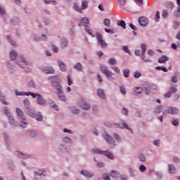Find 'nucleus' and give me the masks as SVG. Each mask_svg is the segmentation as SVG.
Returning <instances> with one entry per match:
<instances>
[{
	"mask_svg": "<svg viewBox=\"0 0 180 180\" xmlns=\"http://www.w3.org/2000/svg\"><path fill=\"white\" fill-rule=\"evenodd\" d=\"M30 116L31 117H34V119H37L38 122H41L43 120V116H41V114L39 112L38 114H35L34 112H30Z\"/></svg>",
	"mask_w": 180,
	"mask_h": 180,
	"instance_id": "9d476101",
	"label": "nucleus"
},
{
	"mask_svg": "<svg viewBox=\"0 0 180 180\" xmlns=\"http://www.w3.org/2000/svg\"><path fill=\"white\" fill-rule=\"evenodd\" d=\"M58 64L61 71L64 72L67 70V65L63 61H59Z\"/></svg>",
	"mask_w": 180,
	"mask_h": 180,
	"instance_id": "4be33fe9",
	"label": "nucleus"
},
{
	"mask_svg": "<svg viewBox=\"0 0 180 180\" xmlns=\"http://www.w3.org/2000/svg\"><path fill=\"white\" fill-rule=\"evenodd\" d=\"M177 5H178V8H177V12L174 13V16H179L180 15V0H176Z\"/></svg>",
	"mask_w": 180,
	"mask_h": 180,
	"instance_id": "2f4dec72",
	"label": "nucleus"
},
{
	"mask_svg": "<svg viewBox=\"0 0 180 180\" xmlns=\"http://www.w3.org/2000/svg\"><path fill=\"white\" fill-rule=\"evenodd\" d=\"M98 44H101V47H103V49L108 47V44L103 39L98 42Z\"/></svg>",
	"mask_w": 180,
	"mask_h": 180,
	"instance_id": "ea45409f",
	"label": "nucleus"
},
{
	"mask_svg": "<svg viewBox=\"0 0 180 180\" xmlns=\"http://www.w3.org/2000/svg\"><path fill=\"white\" fill-rule=\"evenodd\" d=\"M172 94L170 93V91H169V92H167V94H165V98H171V95Z\"/></svg>",
	"mask_w": 180,
	"mask_h": 180,
	"instance_id": "774afa93",
	"label": "nucleus"
},
{
	"mask_svg": "<svg viewBox=\"0 0 180 180\" xmlns=\"http://www.w3.org/2000/svg\"><path fill=\"white\" fill-rule=\"evenodd\" d=\"M115 127H120V129H127V130H130L131 131V129L129 127V126L125 124V123H122V124H114Z\"/></svg>",
	"mask_w": 180,
	"mask_h": 180,
	"instance_id": "4468645a",
	"label": "nucleus"
},
{
	"mask_svg": "<svg viewBox=\"0 0 180 180\" xmlns=\"http://www.w3.org/2000/svg\"><path fill=\"white\" fill-rule=\"evenodd\" d=\"M37 101L38 105H46V103H47L46 100H44V98H43V96L40 94L38 95Z\"/></svg>",
	"mask_w": 180,
	"mask_h": 180,
	"instance_id": "ddd939ff",
	"label": "nucleus"
},
{
	"mask_svg": "<svg viewBox=\"0 0 180 180\" xmlns=\"http://www.w3.org/2000/svg\"><path fill=\"white\" fill-rule=\"evenodd\" d=\"M103 25L107 27H109V26H110V20L108 18L104 19Z\"/></svg>",
	"mask_w": 180,
	"mask_h": 180,
	"instance_id": "c9c22d12",
	"label": "nucleus"
},
{
	"mask_svg": "<svg viewBox=\"0 0 180 180\" xmlns=\"http://www.w3.org/2000/svg\"><path fill=\"white\" fill-rule=\"evenodd\" d=\"M15 155H18V157H20V158H24V159H26V158H29V155H25L20 152H15Z\"/></svg>",
	"mask_w": 180,
	"mask_h": 180,
	"instance_id": "5701e85b",
	"label": "nucleus"
},
{
	"mask_svg": "<svg viewBox=\"0 0 180 180\" xmlns=\"http://www.w3.org/2000/svg\"><path fill=\"white\" fill-rule=\"evenodd\" d=\"M141 49L142 50L141 59L144 60L146 63H151V60L146 59V51H147V46L144 44L141 45Z\"/></svg>",
	"mask_w": 180,
	"mask_h": 180,
	"instance_id": "423d86ee",
	"label": "nucleus"
},
{
	"mask_svg": "<svg viewBox=\"0 0 180 180\" xmlns=\"http://www.w3.org/2000/svg\"><path fill=\"white\" fill-rule=\"evenodd\" d=\"M34 175H37L38 176H44L46 175V170L44 169L38 170L34 172Z\"/></svg>",
	"mask_w": 180,
	"mask_h": 180,
	"instance_id": "f3484780",
	"label": "nucleus"
},
{
	"mask_svg": "<svg viewBox=\"0 0 180 180\" xmlns=\"http://www.w3.org/2000/svg\"><path fill=\"white\" fill-rule=\"evenodd\" d=\"M103 137L107 143H108V144H113V143H115V141H113V138L108 134V133L105 132L103 135Z\"/></svg>",
	"mask_w": 180,
	"mask_h": 180,
	"instance_id": "f8f14e48",
	"label": "nucleus"
},
{
	"mask_svg": "<svg viewBox=\"0 0 180 180\" xmlns=\"http://www.w3.org/2000/svg\"><path fill=\"white\" fill-rule=\"evenodd\" d=\"M4 115H6L8 116L10 123L11 124H13L15 123V120L13 119V117L11 115V112H9V108L8 107H5L4 109Z\"/></svg>",
	"mask_w": 180,
	"mask_h": 180,
	"instance_id": "0eeeda50",
	"label": "nucleus"
},
{
	"mask_svg": "<svg viewBox=\"0 0 180 180\" xmlns=\"http://www.w3.org/2000/svg\"><path fill=\"white\" fill-rule=\"evenodd\" d=\"M75 70H77V71H82V64L80 63H77L75 66H74Z\"/></svg>",
	"mask_w": 180,
	"mask_h": 180,
	"instance_id": "a878e982",
	"label": "nucleus"
},
{
	"mask_svg": "<svg viewBox=\"0 0 180 180\" xmlns=\"http://www.w3.org/2000/svg\"><path fill=\"white\" fill-rule=\"evenodd\" d=\"M23 103L27 109H29V108H30V101H29V99L24 100Z\"/></svg>",
	"mask_w": 180,
	"mask_h": 180,
	"instance_id": "e433bc0d",
	"label": "nucleus"
},
{
	"mask_svg": "<svg viewBox=\"0 0 180 180\" xmlns=\"http://www.w3.org/2000/svg\"><path fill=\"white\" fill-rule=\"evenodd\" d=\"M134 78H140V77H141V73H140V72H135L134 74Z\"/></svg>",
	"mask_w": 180,
	"mask_h": 180,
	"instance_id": "de8ad7c7",
	"label": "nucleus"
},
{
	"mask_svg": "<svg viewBox=\"0 0 180 180\" xmlns=\"http://www.w3.org/2000/svg\"><path fill=\"white\" fill-rule=\"evenodd\" d=\"M21 61H22V63H24V64H25V65H29V63H27V60H26V58H21Z\"/></svg>",
	"mask_w": 180,
	"mask_h": 180,
	"instance_id": "69168bd1",
	"label": "nucleus"
},
{
	"mask_svg": "<svg viewBox=\"0 0 180 180\" xmlns=\"http://www.w3.org/2000/svg\"><path fill=\"white\" fill-rule=\"evenodd\" d=\"M100 70L101 72L103 73L105 77H107V78H110V77L113 75V72L108 70V68L103 65L100 66Z\"/></svg>",
	"mask_w": 180,
	"mask_h": 180,
	"instance_id": "f03ea898",
	"label": "nucleus"
},
{
	"mask_svg": "<svg viewBox=\"0 0 180 180\" xmlns=\"http://www.w3.org/2000/svg\"><path fill=\"white\" fill-rule=\"evenodd\" d=\"M78 105L81 109H83V110H88V109H91V105L82 100L79 101Z\"/></svg>",
	"mask_w": 180,
	"mask_h": 180,
	"instance_id": "6e6552de",
	"label": "nucleus"
},
{
	"mask_svg": "<svg viewBox=\"0 0 180 180\" xmlns=\"http://www.w3.org/2000/svg\"><path fill=\"white\" fill-rule=\"evenodd\" d=\"M16 113H17L18 116H20V117H19L20 122V123H22V124H20V127H22L23 129H25V127H26L27 126V122L26 121V120L25 118L22 117L23 112L22 111V110L20 108H16Z\"/></svg>",
	"mask_w": 180,
	"mask_h": 180,
	"instance_id": "f257e3e1",
	"label": "nucleus"
},
{
	"mask_svg": "<svg viewBox=\"0 0 180 180\" xmlns=\"http://www.w3.org/2000/svg\"><path fill=\"white\" fill-rule=\"evenodd\" d=\"M27 93H23V92H20V91H15V95H17V96H26Z\"/></svg>",
	"mask_w": 180,
	"mask_h": 180,
	"instance_id": "49530a36",
	"label": "nucleus"
},
{
	"mask_svg": "<svg viewBox=\"0 0 180 180\" xmlns=\"http://www.w3.org/2000/svg\"><path fill=\"white\" fill-rule=\"evenodd\" d=\"M139 158H140L141 161H143V162L146 161V157L143 155H140Z\"/></svg>",
	"mask_w": 180,
	"mask_h": 180,
	"instance_id": "338daca9",
	"label": "nucleus"
},
{
	"mask_svg": "<svg viewBox=\"0 0 180 180\" xmlns=\"http://www.w3.org/2000/svg\"><path fill=\"white\" fill-rule=\"evenodd\" d=\"M53 86L55 87V89H57L58 94H61V92H63V87L60 84H54Z\"/></svg>",
	"mask_w": 180,
	"mask_h": 180,
	"instance_id": "c85d7f7f",
	"label": "nucleus"
},
{
	"mask_svg": "<svg viewBox=\"0 0 180 180\" xmlns=\"http://www.w3.org/2000/svg\"><path fill=\"white\" fill-rule=\"evenodd\" d=\"M80 173L86 176V178H92L94 175V172L89 170H82Z\"/></svg>",
	"mask_w": 180,
	"mask_h": 180,
	"instance_id": "9b49d317",
	"label": "nucleus"
},
{
	"mask_svg": "<svg viewBox=\"0 0 180 180\" xmlns=\"http://www.w3.org/2000/svg\"><path fill=\"white\" fill-rule=\"evenodd\" d=\"M130 74V70L129 69H125L123 71V75L125 78H129Z\"/></svg>",
	"mask_w": 180,
	"mask_h": 180,
	"instance_id": "473e14b6",
	"label": "nucleus"
},
{
	"mask_svg": "<svg viewBox=\"0 0 180 180\" xmlns=\"http://www.w3.org/2000/svg\"><path fill=\"white\" fill-rule=\"evenodd\" d=\"M162 105H160L155 108V113H161V112H162Z\"/></svg>",
	"mask_w": 180,
	"mask_h": 180,
	"instance_id": "79ce46f5",
	"label": "nucleus"
},
{
	"mask_svg": "<svg viewBox=\"0 0 180 180\" xmlns=\"http://www.w3.org/2000/svg\"><path fill=\"white\" fill-rule=\"evenodd\" d=\"M51 108H53L55 110H58V105L56 104V103L53 102L51 104Z\"/></svg>",
	"mask_w": 180,
	"mask_h": 180,
	"instance_id": "09e8293b",
	"label": "nucleus"
},
{
	"mask_svg": "<svg viewBox=\"0 0 180 180\" xmlns=\"http://www.w3.org/2000/svg\"><path fill=\"white\" fill-rule=\"evenodd\" d=\"M120 92L123 94V95H124L126 94V88H124V86H121L120 87Z\"/></svg>",
	"mask_w": 180,
	"mask_h": 180,
	"instance_id": "864d4df0",
	"label": "nucleus"
},
{
	"mask_svg": "<svg viewBox=\"0 0 180 180\" xmlns=\"http://www.w3.org/2000/svg\"><path fill=\"white\" fill-rule=\"evenodd\" d=\"M168 17V11H163L162 12V18H167Z\"/></svg>",
	"mask_w": 180,
	"mask_h": 180,
	"instance_id": "680f3d73",
	"label": "nucleus"
},
{
	"mask_svg": "<svg viewBox=\"0 0 180 180\" xmlns=\"http://www.w3.org/2000/svg\"><path fill=\"white\" fill-rule=\"evenodd\" d=\"M177 91L178 90L176 89V87L174 86H170L169 89V92H170L171 94H175Z\"/></svg>",
	"mask_w": 180,
	"mask_h": 180,
	"instance_id": "4c0bfd02",
	"label": "nucleus"
},
{
	"mask_svg": "<svg viewBox=\"0 0 180 180\" xmlns=\"http://www.w3.org/2000/svg\"><path fill=\"white\" fill-rule=\"evenodd\" d=\"M117 3L120 6H124L126 5V0H117Z\"/></svg>",
	"mask_w": 180,
	"mask_h": 180,
	"instance_id": "37998d69",
	"label": "nucleus"
},
{
	"mask_svg": "<svg viewBox=\"0 0 180 180\" xmlns=\"http://www.w3.org/2000/svg\"><path fill=\"white\" fill-rule=\"evenodd\" d=\"M179 112V110L175 107H168L163 112V115H167L168 113L169 115H177Z\"/></svg>",
	"mask_w": 180,
	"mask_h": 180,
	"instance_id": "20e7f679",
	"label": "nucleus"
},
{
	"mask_svg": "<svg viewBox=\"0 0 180 180\" xmlns=\"http://www.w3.org/2000/svg\"><path fill=\"white\" fill-rule=\"evenodd\" d=\"M108 64H110V65H116L117 64V62H116V59H115L114 58H110L108 60Z\"/></svg>",
	"mask_w": 180,
	"mask_h": 180,
	"instance_id": "c756f323",
	"label": "nucleus"
},
{
	"mask_svg": "<svg viewBox=\"0 0 180 180\" xmlns=\"http://www.w3.org/2000/svg\"><path fill=\"white\" fill-rule=\"evenodd\" d=\"M175 171H176V169L175 168V166H174V165H169V174H175Z\"/></svg>",
	"mask_w": 180,
	"mask_h": 180,
	"instance_id": "393cba45",
	"label": "nucleus"
},
{
	"mask_svg": "<svg viewBox=\"0 0 180 180\" xmlns=\"http://www.w3.org/2000/svg\"><path fill=\"white\" fill-rule=\"evenodd\" d=\"M122 50L125 51V53H127L128 54H130V50H129V47L127 46H123Z\"/></svg>",
	"mask_w": 180,
	"mask_h": 180,
	"instance_id": "5fc2aeb1",
	"label": "nucleus"
},
{
	"mask_svg": "<svg viewBox=\"0 0 180 180\" xmlns=\"http://www.w3.org/2000/svg\"><path fill=\"white\" fill-rule=\"evenodd\" d=\"M11 23H13L14 25H16V23H19V18L14 17L11 20Z\"/></svg>",
	"mask_w": 180,
	"mask_h": 180,
	"instance_id": "a19ab883",
	"label": "nucleus"
},
{
	"mask_svg": "<svg viewBox=\"0 0 180 180\" xmlns=\"http://www.w3.org/2000/svg\"><path fill=\"white\" fill-rule=\"evenodd\" d=\"M98 43H99L100 41H102L103 39H102V34L101 33H97L96 34Z\"/></svg>",
	"mask_w": 180,
	"mask_h": 180,
	"instance_id": "58836bf2",
	"label": "nucleus"
},
{
	"mask_svg": "<svg viewBox=\"0 0 180 180\" xmlns=\"http://www.w3.org/2000/svg\"><path fill=\"white\" fill-rule=\"evenodd\" d=\"M49 81H51L52 84H56V82H58V79H60V77L58 76H52L49 77Z\"/></svg>",
	"mask_w": 180,
	"mask_h": 180,
	"instance_id": "a211bd4d",
	"label": "nucleus"
},
{
	"mask_svg": "<svg viewBox=\"0 0 180 180\" xmlns=\"http://www.w3.org/2000/svg\"><path fill=\"white\" fill-rule=\"evenodd\" d=\"M110 176H112V178H119L120 177V174L117 171L112 170L110 172Z\"/></svg>",
	"mask_w": 180,
	"mask_h": 180,
	"instance_id": "412c9836",
	"label": "nucleus"
},
{
	"mask_svg": "<svg viewBox=\"0 0 180 180\" xmlns=\"http://www.w3.org/2000/svg\"><path fill=\"white\" fill-rule=\"evenodd\" d=\"M117 25L120 26L122 29H126V22L124 20H118Z\"/></svg>",
	"mask_w": 180,
	"mask_h": 180,
	"instance_id": "cd10ccee",
	"label": "nucleus"
},
{
	"mask_svg": "<svg viewBox=\"0 0 180 180\" xmlns=\"http://www.w3.org/2000/svg\"><path fill=\"white\" fill-rule=\"evenodd\" d=\"M112 70H113V71H115V72H117V74L120 72V69H119V68L117 66L112 67Z\"/></svg>",
	"mask_w": 180,
	"mask_h": 180,
	"instance_id": "4d7b16f0",
	"label": "nucleus"
},
{
	"mask_svg": "<svg viewBox=\"0 0 180 180\" xmlns=\"http://www.w3.org/2000/svg\"><path fill=\"white\" fill-rule=\"evenodd\" d=\"M135 92L136 94H141V92H143V89H141V87H136L135 89Z\"/></svg>",
	"mask_w": 180,
	"mask_h": 180,
	"instance_id": "3c124183",
	"label": "nucleus"
},
{
	"mask_svg": "<svg viewBox=\"0 0 180 180\" xmlns=\"http://www.w3.org/2000/svg\"><path fill=\"white\" fill-rule=\"evenodd\" d=\"M67 79H68V85L69 86L72 85V79H71V77H70V76H68Z\"/></svg>",
	"mask_w": 180,
	"mask_h": 180,
	"instance_id": "6e6d98bb",
	"label": "nucleus"
},
{
	"mask_svg": "<svg viewBox=\"0 0 180 180\" xmlns=\"http://www.w3.org/2000/svg\"><path fill=\"white\" fill-rule=\"evenodd\" d=\"M98 96H100V98H101L102 99H104V98H105V93L103 92V90L99 89L98 91Z\"/></svg>",
	"mask_w": 180,
	"mask_h": 180,
	"instance_id": "f704fd0d",
	"label": "nucleus"
},
{
	"mask_svg": "<svg viewBox=\"0 0 180 180\" xmlns=\"http://www.w3.org/2000/svg\"><path fill=\"white\" fill-rule=\"evenodd\" d=\"M35 86H36V84H34L33 81H30L28 83V87L29 88H35Z\"/></svg>",
	"mask_w": 180,
	"mask_h": 180,
	"instance_id": "a18cd8bd",
	"label": "nucleus"
},
{
	"mask_svg": "<svg viewBox=\"0 0 180 180\" xmlns=\"http://www.w3.org/2000/svg\"><path fill=\"white\" fill-rule=\"evenodd\" d=\"M88 25H89V18H84L81 20L80 25L84 26V27H88Z\"/></svg>",
	"mask_w": 180,
	"mask_h": 180,
	"instance_id": "dca6fc26",
	"label": "nucleus"
},
{
	"mask_svg": "<svg viewBox=\"0 0 180 180\" xmlns=\"http://www.w3.org/2000/svg\"><path fill=\"white\" fill-rule=\"evenodd\" d=\"M171 81L173 84H176V82H178V78L176 76H174L172 77Z\"/></svg>",
	"mask_w": 180,
	"mask_h": 180,
	"instance_id": "8fccbe9b",
	"label": "nucleus"
},
{
	"mask_svg": "<svg viewBox=\"0 0 180 180\" xmlns=\"http://www.w3.org/2000/svg\"><path fill=\"white\" fill-rule=\"evenodd\" d=\"M103 179H104V180H110V177L109 176V174H105L103 176Z\"/></svg>",
	"mask_w": 180,
	"mask_h": 180,
	"instance_id": "13d9d810",
	"label": "nucleus"
},
{
	"mask_svg": "<svg viewBox=\"0 0 180 180\" xmlns=\"http://www.w3.org/2000/svg\"><path fill=\"white\" fill-rule=\"evenodd\" d=\"M52 50L54 53H58V47L56 46H52Z\"/></svg>",
	"mask_w": 180,
	"mask_h": 180,
	"instance_id": "e2e57ef3",
	"label": "nucleus"
},
{
	"mask_svg": "<svg viewBox=\"0 0 180 180\" xmlns=\"http://www.w3.org/2000/svg\"><path fill=\"white\" fill-rule=\"evenodd\" d=\"M139 23L141 26H146L148 25V18L146 17H140L139 19Z\"/></svg>",
	"mask_w": 180,
	"mask_h": 180,
	"instance_id": "1a4fd4ad",
	"label": "nucleus"
},
{
	"mask_svg": "<svg viewBox=\"0 0 180 180\" xmlns=\"http://www.w3.org/2000/svg\"><path fill=\"white\" fill-rule=\"evenodd\" d=\"M155 20V22H158V20H160V13H159V11L156 12Z\"/></svg>",
	"mask_w": 180,
	"mask_h": 180,
	"instance_id": "603ef678",
	"label": "nucleus"
},
{
	"mask_svg": "<svg viewBox=\"0 0 180 180\" xmlns=\"http://www.w3.org/2000/svg\"><path fill=\"white\" fill-rule=\"evenodd\" d=\"M25 95H26V96H29L30 95L31 96H32V98H38L39 95H40V94H34V93H32V92L29 91L27 94H25Z\"/></svg>",
	"mask_w": 180,
	"mask_h": 180,
	"instance_id": "7c9ffc66",
	"label": "nucleus"
},
{
	"mask_svg": "<svg viewBox=\"0 0 180 180\" xmlns=\"http://www.w3.org/2000/svg\"><path fill=\"white\" fill-rule=\"evenodd\" d=\"M114 137L115 140H117V141H120V140H122V138H120V136L117 134H115Z\"/></svg>",
	"mask_w": 180,
	"mask_h": 180,
	"instance_id": "bf43d9fd",
	"label": "nucleus"
},
{
	"mask_svg": "<svg viewBox=\"0 0 180 180\" xmlns=\"http://www.w3.org/2000/svg\"><path fill=\"white\" fill-rule=\"evenodd\" d=\"M65 47H68V41L66 39H63L61 41V48L65 49Z\"/></svg>",
	"mask_w": 180,
	"mask_h": 180,
	"instance_id": "b1692460",
	"label": "nucleus"
},
{
	"mask_svg": "<svg viewBox=\"0 0 180 180\" xmlns=\"http://www.w3.org/2000/svg\"><path fill=\"white\" fill-rule=\"evenodd\" d=\"M18 57V53H16L15 51H12L10 53V58L13 61L16 60V58Z\"/></svg>",
	"mask_w": 180,
	"mask_h": 180,
	"instance_id": "aec40b11",
	"label": "nucleus"
},
{
	"mask_svg": "<svg viewBox=\"0 0 180 180\" xmlns=\"http://www.w3.org/2000/svg\"><path fill=\"white\" fill-rule=\"evenodd\" d=\"M139 170L141 171V172H146V171H147V167H146V166L141 165L139 167Z\"/></svg>",
	"mask_w": 180,
	"mask_h": 180,
	"instance_id": "c03bdc74",
	"label": "nucleus"
},
{
	"mask_svg": "<svg viewBox=\"0 0 180 180\" xmlns=\"http://www.w3.org/2000/svg\"><path fill=\"white\" fill-rule=\"evenodd\" d=\"M58 98L62 102H65L67 101V98H65V96L63 94V91L60 93H58Z\"/></svg>",
	"mask_w": 180,
	"mask_h": 180,
	"instance_id": "bb28decb",
	"label": "nucleus"
},
{
	"mask_svg": "<svg viewBox=\"0 0 180 180\" xmlns=\"http://www.w3.org/2000/svg\"><path fill=\"white\" fill-rule=\"evenodd\" d=\"M91 152L93 153V154H103V155H106V157H108L110 160H113V154L110 153V152H102L98 149H92Z\"/></svg>",
	"mask_w": 180,
	"mask_h": 180,
	"instance_id": "7ed1b4c3",
	"label": "nucleus"
},
{
	"mask_svg": "<svg viewBox=\"0 0 180 180\" xmlns=\"http://www.w3.org/2000/svg\"><path fill=\"white\" fill-rule=\"evenodd\" d=\"M168 60V57H167L166 56H162L159 58L158 63H160V64H165V63H167Z\"/></svg>",
	"mask_w": 180,
	"mask_h": 180,
	"instance_id": "6ab92c4d",
	"label": "nucleus"
},
{
	"mask_svg": "<svg viewBox=\"0 0 180 180\" xmlns=\"http://www.w3.org/2000/svg\"><path fill=\"white\" fill-rule=\"evenodd\" d=\"M73 8L75 11L77 12H82L83 9H86L88 8V1H83L82 4V8L78 7V5L77 4H75L73 6Z\"/></svg>",
	"mask_w": 180,
	"mask_h": 180,
	"instance_id": "39448f33",
	"label": "nucleus"
},
{
	"mask_svg": "<svg viewBox=\"0 0 180 180\" xmlns=\"http://www.w3.org/2000/svg\"><path fill=\"white\" fill-rule=\"evenodd\" d=\"M172 123L173 126H178L179 124V121H178V120H174Z\"/></svg>",
	"mask_w": 180,
	"mask_h": 180,
	"instance_id": "052dcab7",
	"label": "nucleus"
},
{
	"mask_svg": "<svg viewBox=\"0 0 180 180\" xmlns=\"http://www.w3.org/2000/svg\"><path fill=\"white\" fill-rule=\"evenodd\" d=\"M5 13H6L5 9H4L2 6H0V15H5Z\"/></svg>",
	"mask_w": 180,
	"mask_h": 180,
	"instance_id": "0e129e2a",
	"label": "nucleus"
},
{
	"mask_svg": "<svg viewBox=\"0 0 180 180\" xmlns=\"http://www.w3.org/2000/svg\"><path fill=\"white\" fill-rule=\"evenodd\" d=\"M35 41H41V40H47L46 34H42L41 38H34Z\"/></svg>",
	"mask_w": 180,
	"mask_h": 180,
	"instance_id": "72a5a7b5",
	"label": "nucleus"
},
{
	"mask_svg": "<svg viewBox=\"0 0 180 180\" xmlns=\"http://www.w3.org/2000/svg\"><path fill=\"white\" fill-rule=\"evenodd\" d=\"M42 71L45 74H54V69L51 67H45L42 69Z\"/></svg>",
	"mask_w": 180,
	"mask_h": 180,
	"instance_id": "2eb2a0df",
	"label": "nucleus"
}]
</instances>
